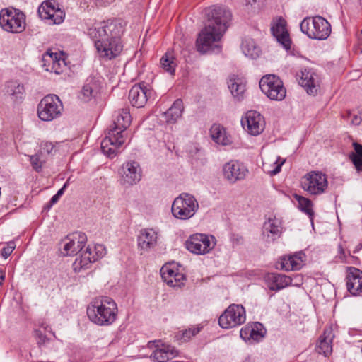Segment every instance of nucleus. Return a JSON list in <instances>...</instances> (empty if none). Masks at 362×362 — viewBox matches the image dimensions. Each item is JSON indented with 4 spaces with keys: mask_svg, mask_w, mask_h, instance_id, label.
I'll return each mask as SVG.
<instances>
[{
    "mask_svg": "<svg viewBox=\"0 0 362 362\" xmlns=\"http://www.w3.org/2000/svg\"><path fill=\"white\" fill-rule=\"evenodd\" d=\"M207 22L197 39V50L206 53L209 50L221 51L218 44L229 26L231 13L224 7L214 6L206 11Z\"/></svg>",
    "mask_w": 362,
    "mask_h": 362,
    "instance_id": "obj_1",
    "label": "nucleus"
},
{
    "mask_svg": "<svg viewBox=\"0 0 362 362\" xmlns=\"http://www.w3.org/2000/svg\"><path fill=\"white\" fill-rule=\"evenodd\" d=\"M132 117L129 108H122L118 111L115 119L107 131L105 137L101 141L103 153L110 158L116 156L118 148L126 140V129L130 125Z\"/></svg>",
    "mask_w": 362,
    "mask_h": 362,
    "instance_id": "obj_2",
    "label": "nucleus"
},
{
    "mask_svg": "<svg viewBox=\"0 0 362 362\" xmlns=\"http://www.w3.org/2000/svg\"><path fill=\"white\" fill-rule=\"evenodd\" d=\"M86 312L89 320L94 324L108 326L116 320L118 308L113 299L108 296H100L91 300Z\"/></svg>",
    "mask_w": 362,
    "mask_h": 362,
    "instance_id": "obj_3",
    "label": "nucleus"
},
{
    "mask_svg": "<svg viewBox=\"0 0 362 362\" xmlns=\"http://www.w3.org/2000/svg\"><path fill=\"white\" fill-rule=\"evenodd\" d=\"M124 32V25L120 20L108 19L95 23L88 28L87 34L94 42L97 40L121 37Z\"/></svg>",
    "mask_w": 362,
    "mask_h": 362,
    "instance_id": "obj_4",
    "label": "nucleus"
},
{
    "mask_svg": "<svg viewBox=\"0 0 362 362\" xmlns=\"http://www.w3.org/2000/svg\"><path fill=\"white\" fill-rule=\"evenodd\" d=\"M301 31L310 39L326 40L331 33V25L324 18L316 16L305 18L300 25Z\"/></svg>",
    "mask_w": 362,
    "mask_h": 362,
    "instance_id": "obj_5",
    "label": "nucleus"
},
{
    "mask_svg": "<svg viewBox=\"0 0 362 362\" xmlns=\"http://www.w3.org/2000/svg\"><path fill=\"white\" fill-rule=\"evenodd\" d=\"M0 27L8 33H21L26 27L25 15L12 7L2 8L0 11Z\"/></svg>",
    "mask_w": 362,
    "mask_h": 362,
    "instance_id": "obj_6",
    "label": "nucleus"
},
{
    "mask_svg": "<svg viewBox=\"0 0 362 362\" xmlns=\"http://www.w3.org/2000/svg\"><path fill=\"white\" fill-rule=\"evenodd\" d=\"M199 209V203L195 197L187 193H182L175 199L171 211L173 216L180 220H188Z\"/></svg>",
    "mask_w": 362,
    "mask_h": 362,
    "instance_id": "obj_7",
    "label": "nucleus"
},
{
    "mask_svg": "<svg viewBox=\"0 0 362 362\" xmlns=\"http://www.w3.org/2000/svg\"><path fill=\"white\" fill-rule=\"evenodd\" d=\"M259 88L269 99L281 101L286 95V90L280 78L274 74L264 76L259 81Z\"/></svg>",
    "mask_w": 362,
    "mask_h": 362,
    "instance_id": "obj_8",
    "label": "nucleus"
},
{
    "mask_svg": "<svg viewBox=\"0 0 362 362\" xmlns=\"http://www.w3.org/2000/svg\"><path fill=\"white\" fill-rule=\"evenodd\" d=\"M62 103L56 95L45 96L37 106V115L42 121H52L61 115Z\"/></svg>",
    "mask_w": 362,
    "mask_h": 362,
    "instance_id": "obj_9",
    "label": "nucleus"
},
{
    "mask_svg": "<svg viewBox=\"0 0 362 362\" xmlns=\"http://www.w3.org/2000/svg\"><path fill=\"white\" fill-rule=\"evenodd\" d=\"M93 42L100 58L105 60H111L117 57L123 49L121 37L97 40Z\"/></svg>",
    "mask_w": 362,
    "mask_h": 362,
    "instance_id": "obj_10",
    "label": "nucleus"
},
{
    "mask_svg": "<svg viewBox=\"0 0 362 362\" xmlns=\"http://www.w3.org/2000/svg\"><path fill=\"white\" fill-rule=\"evenodd\" d=\"M245 308L241 305L232 304L218 318V324L223 329L235 327L245 322Z\"/></svg>",
    "mask_w": 362,
    "mask_h": 362,
    "instance_id": "obj_11",
    "label": "nucleus"
},
{
    "mask_svg": "<svg viewBox=\"0 0 362 362\" xmlns=\"http://www.w3.org/2000/svg\"><path fill=\"white\" fill-rule=\"evenodd\" d=\"M301 185L303 189L310 194L319 195L325 192L328 182L325 174L312 171L302 178Z\"/></svg>",
    "mask_w": 362,
    "mask_h": 362,
    "instance_id": "obj_12",
    "label": "nucleus"
},
{
    "mask_svg": "<svg viewBox=\"0 0 362 362\" xmlns=\"http://www.w3.org/2000/svg\"><path fill=\"white\" fill-rule=\"evenodd\" d=\"M105 254L106 249L103 245H88L86 250L82 252L80 257H77L73 263L74 271L78 272L83 269L88 268L90 264L102 258Z\"/></svg>",
    "mask_w": 362,
    "mask_h": 362,
    "instance_id": "obj_13",
    "label": "nucleus"
},
{
    "mask_svg": "<svg viewBox=\"0 0 362 362\" xmlns=\"http://www.w3.org/2000/svg\"><path fill=\"white\" fill-rule=\"evenodd\" d=\"M216 245L214 236L196 233L189 236L185 243L186 248L195 255L209 253Z\"/></svg>",
    "mask_w": 362,
    "mask_h": 362,
    "instance_id": "obj_14",
    "label": "nucleus"
},
{
    "mask_svg": "<svg viewBox=\"0 0 362 362\" xmlns=\"http://www.w3.org/2000/svg\"><path fill=\"white\" fill-rule=\"evenodd\" d=\"M141 173L139 163L128 161L123 163L119 171L121 184L127 187L136 185L141 179Z\"/></svg>",
    "mask_w": 362,
    "mask_h": 362,
    "instance_id": "obj_15",
    "label": "nucleus"
},
{
    "mask_svg": "<svg viewBox=\"0 0 362 362\" xmlns=\"http://www.w3.org/2000/svg\"><path fill=\"white\" fill-rule=\"evenodd\" d=\"M298 282L293 283L292 277L278 273H268L264 276V281L271 291H278L288 286H300L303 284V277L296 276Z\"/></svg>",
    "mask_w": 362,
    "mask_h": 362,
    "instance_id": "obj_16",
    "label": "nucleus"
},
{
    "mask_svg": "<svg viewBox=\"0 0 362 362\" xmlns=\"http://www.w3.org/2000/svg\"><path fill=\"white\" fill-rule=\"evenodd\" d=\"M40 17L44 20L50 21L53 24H60L64 18V12L58 7L54 1L43 2L38 8Z\"/></svg>",
    "mask_w": 362,
    "mask_h": 362,
    "instance_id": "obj_17",
    "label": "nucleus"
},
{
    "mask_svg": "<svg viewBox=\"0 0 362 362\" xmlns=\"http://www.w3.org/2000/svg\"><path fill=\"white\" fill-rule=\"evenodd\" d=\"M298 83L310 95H315L320 87V77L313 69L304 68L297 74Z\"/></svg>",
    "mask_w": 362,
    "mask_h": 362,
    "instance_id": "obj_18",
    "label": "nucleus"
},
{
    "mask_svg": "<svg viewBox=\"0 0 362 362\" xmlns=\"http://www.w3.org/2000/svg\"><path fill=\"white\" fill-rule=\"evenodd\" d=\"M148 347L154 349L150 357L157 362H166L175 358L178 353L173 346L160 344V341H149Z\"/></svg>",
    "mask_w": 362,
    "mask_h": 362,
    "instance_id": "obj_19",
    "label": "nucleus"
},
{
    "mask_svg": "<svg viewBox=\"0 0 362 362\" xmlns=\"http://www.w3.org/2000/svg\"><path fill=\"white\" fill-rule=\"evenodd\" d=\"M223 171L225 178L231 183L244 180L248 173L247 167L238 160H230L226 163L223 165Z\"/></svg>",
    "mask_w": 362,
    "mask_h": 362,
    "instance_id": "obj_20",
    "label": "nucleus"
},
{
    "mask_svg": "<svg viewBox=\"0 0 362 362\" xmlns=\"http://www.w3.org/2000/svg\"><path fill=\"white\" fill-rule=\"evenodd\" d=\"M241 124L244 129L251 135L257 136L261 134L264 128L263 117L257 111H248L242 118Z\"/></svg>",
    "mask_w": 362,
    "mask_h": 362,
    "instance_id": "obj_21",
    "label": "nucleus"
},
{
    "mask_svg": "<svg viewBox=\"0 0 362 362\" xmlns=\"http://www.w3.org/2000/svg\"><path fill=\"white\" fill-rule=\"evenodd\" d=\"M160 272L163 280L170 286L180 288L185 284V275L178 271L174 264L163 265Z\"/></svg>",
    "mask_w": 362,
    "mask_h": 362,
    "instance_id": "obj_22",
    "label": "nucleus"
},
{
    "mask_svg": "<svg viewBox=\"0 0 362 362\" xmlns=\"http://www.w3.org/2000/svg\"><path fill=\"white\" fill-rule=\"evenodd\" d=\"M152 91L144 83L133 86L129 93V99L132 106L143 107L148 101Z\"/></svg>",
    "mask_w": 362,
    "mask_h": 362,
    "instance_id": "obj_23",
    "label": "nucleus"
},
{
    "mask_svg": "<svg viewBox=\"0 0 362 362\" xmlns=\"http://www.w3.org/2000/svg\"><path fill=\"white\" fill-rule=\"evenodd\" d=\"M64 242V255H75L86 245L87 237L85 233L77 232L66 237Z\"/></svg>",
    "mask_w": 362,
    "mask_h": 362,
    "instance_id": "obj_24",
    "label": "nucleus"
},
{
    "mask_svg": "<svg viewBox=\"0 0 362 362\" xmlns=\"http://www.w3.org/2000/svg\"><path fill=\"white\" fill-rule=\"evenodd\" d=\"M4 95L13 102L21 103L25 96L24 85L18 80H10L5 83L3 89Z\"/></svg>",
    "mask_w": 362,
    "mask_h": 362,
    "instance_id": "obj_25",
    "label": "nucleus"
},
{
    "mask_svg": "<svg viewBox=\"0 0 362 362\" xmlns=\"http://www.w3.org/2000/svg\"><path fill=\"white\" fill-rule=\"evenodd\" d=\"M306 255L303 251L286 255L280 258L281 269L285 271L300 269L305 264Z\"/></svg>",
    "mask_w": 362,
    "mask_h": 362,
    "instance_id": "obj_26",
    "label": "nucleus"
},
{
    "mask_svg": "<svg viewBox=\"0 0 362 362\" xmlns=\"http://www.w3.org/2000/svg\"><path fill=\"white\" fill-rule=\"evenodd\" d=\"M271 31L278 42L281 44L286 49H290L291 40L286 30V21L282 17H279L274 21L271 27Z\"/></svg>",
    "mask_w": 362,
    "mask_h": 362,
    "instance_id": "obj_27",
    "label": "nucleus"
},
{
    "mask_svg": "<svg viewBox=\"0 0 362 362\" xmlns=\"http://www.w3.org/2000/svg\"><path fill=\"white\" fill-rule=\"evenodd\" d=\"M158 234L152 228H143L137 236L138 248L142 252H148L157 245Z\"/></svg>",
    "mask_w": 362,
    "mask_h": 362,
    "instance_id": "obj_28",
    "label": "nucleus"
},
{
    "mask_svg": "<svg viewBox=\"0 0 362 362\" xmlns=\"http://www.w3.org/2000/svg\"><path fill=\"white\" fill-rule=\"evenodd\" d=\"M346 279L347 290L351 295L362 294V271L355 267H349Z\"/></svg>",
    "mask_w": 362,
    "mask_h": 362,
    "instance_id": "obj_29",
    "label": "nucleus"
},
{
    "mask_svg": "<svg viewBox=\"0 0 362 362\" xmlns=\"http://www.w3.org/2000/svg\"><path fill=\"white\" fill-rule=\"evenodd\" d=\"M265 334L266 329L263 325L257 322L243 327L240 332V337L245 341L252 340L258 342L264 337Z\"/></svg>",
    "mask_w": 362,
    "mask_h": 362,
    "instance_id": "obj_30",
    "label": "nucleus"
},
{
    "mask_svg": "<svg viewBox=\"0 0 362 362\" xmlns=\"http://www.w3.org/2000/svg\"><path fill=\"white\" fill-rule=\"evenodd\" d=\"M43 66L45 70L59 74L63 72L66 64L64 59L58 57L57 53L50 51L46 52L42 56Z\"/></svg>",
    "mask_w": 362,
    "mask_h": 362,
    "instance_id": "obj_31",
    "label": "nucleus"
},
{
    "mask_svg": "<svg viewBox=\"0 0 362 362\" xmlns=\"http://www.w3.org/2000/svg\"><path fill=\"white\" fill-rule=\"evenodd\" d=\"M282 221L276 216L269 217L263 226L262 233L269 238L271 235L272 240H274L280 236L282 233Z\"/></svg>",
    "mask_w": 362,
    "mask_h": 362,
    "instance_id": "obj_32",
    "label": "nucleus"
},
{
    "mask_svg": "<svg viewBox=\"0 0 362 362\" xmlns=\"http://www.w3.org/2000/svg\"><path fill=\"white\" fill-rule=\"evenodd\" d=\"M228 86L233 98L238 101L243 99L246 84L242 78L232 76L229 78Z\"/></svg>",
    "mask_w": 362,
    "mask_h": 362,
    "instance_id": "obj_33",
    "label": "nucleus"
},
{
    "mask_svg": "<svg viewBox=\"0 0 362 362\" xmlns=\"http://www.w3.org/2000/svg\"><path fill=\"white\" fill-rule=\"evenodd\" d=\"M334 335L332 334V330L325 329L323 334L320 336L318 344L319 353L322 354L325 356H329L332 351V341Z\"/></svg>",
    "mask_w": 362,
    "mask_h": 362,
    "instance_id": "obj_34",
    "label": "nucleus"
},
{
    "mask_svg": "<svg viewBox=\"0 0 362 362\" xmlns=\"http://www.w3.org/2000/svg\"><path fill=\"white\" fill-rule=\"evenodd\" d=\"M211 136L218 144L226 146L230 144V138L226 134L223 127L218 124H214L210 129Z\"/></svg>",
    "mask_w": 362,
    "mask_h": 362,
    "instance_id": "obj_35",
    "label": "nucleus"
},
{
    "mask_svg": "<svg viewBox=\"0 0 362 362\" xmlns=\"http://www.w3.org/2000/svg\"><path fill=\"white\" fill-rule=\"evenodd\" d=\"M184 106L182 100H176L171 107L164 113L166 122L169 124H175L181 117Z\"/></svg>",
    "mask_w": 362,
    "mask_h": 362,
    "instance_id": "obj_36",
    "label": "nucleus"
},
{
    "mask_svg": "<svg viewBox=\"0 0 362 362\" xmlns=\"http://www.w3.org/2000/svg\"><path fill=\"white\" fill-rule=\"evenodd\" d=\"M99 91V86L93 78H88L83 85L81 91V100L88 102L92 98L95 97Z\"/></svg>",
    "mask_w": 362,
    "mask_h": 362,
    "instance_id": "obj_37",
    "label": "nucleus"
},
{
    "mask_svg": "<svg viewBox=\"0 0 362 362\" xmlns=\"http://www.w3.org/2000/svg\"><path fill=\"white\" fill-rule=\"evenodd\" d=\"M241 49L244 54L251 59H256L261 54L260 48L254 40L250 37H245L243 40Z\"/></svg>",
    "mask_w": 362,
    "mask_h": 362,
    "instance_id": "obj_38",
    "label": "nucleus"
},
{
    "mask_svg": "<svg viewBox=\"0 0 362 362\" xmlns=\"http://www.w3.org/2000/svg\"><path fill=\"white\" fill-rule=\"evenodd\" d=\"M160 63L161 67L167 72L173 75L177 66L176 59L174 57L173 52L168 51L160 59Z\"/></svg>",
    "mask_w": 362,
    "mask_h": 362,
    "instance_id": "obj_39",
    "label": "nucleus"
},
{
    "mask_svg": "<svg viewBox=\"0 0 362 362\" xmlns=\"http://www.w3.org/2000/svg\"><path fill=\"white\" fill-rule=\"evenodd\" d=\"M295 197L298 203L299 209L306 214L309 216L310 221L313 222L314 211L313 209L312 202L309 199L300 195L296 194Z\"/></svg>",
    "mask_w": 362,
    "mask_h": 362,
    "instance_id": "obj_40",
    "label": "nucleus"
},
{
    "mask_svg": "<svg viewBox=\"0 0 362 362\" xmlns=\"http://www.w3.org/2000/svg\"><path fill=\"white\" fill-rule=\"evenodd\" d=\"M29 160L31 166L36 172L41 171L43 165L45 163V159L42 158V152L36 153L35 155L29 156Z\"/></svg>",
    "mask_w": 362,
    "mask_h": 362,
    "instance_id": "obj_41",
    "label": "nucleus"
},
{
    "mask_svg": "<svg viewBox=\"0 0 362 362\" xmlns=\"http://www.w3.org/2000/svg\"><path fill=\"white\" fill-rule=\"evenodd\" d=\"M200 331L199 327L189 328L182 332L181 339L184 341H187L190 339L192 337L195 336Z\"/></svg>",
    "mask_w": 362,
    "mask_h": 362,
    "instance_id": "obj_42",
    "label": "nucleus"
},
{
    "mask_svg": "<svg viewBox=\"0 0 362 362\" xmlns=\"http://www.w3.org/2000/svg\"><path fill=\"white\" fill-rule=\"evenodd\" d=\"M15 247H16V244L14 242H13V241L8 242L7 247H5L1 250V256L4 259L8 258L11 255V253L14 250Z\"/></svg>",
    "mask_w": 362,
    "mask_h": 362,
    "instance_id": "obj_43",
    "label": "nucleus"
},
{
    "mask_svg": "<svg viewBox=\"0 0 362 362\" xmlns=\"http://www.w3.org/2000/svg\"><path fill=\"white\" fill-rule=\"evenodd\" d=\"M57 151L55 146L51 142H45L41 146V152L47 153L49 155H54Z\"/></svg>",
    "mask_w": 362,
    "mask_h": 362,
    "instance_id": "obj_44",
    "label": "nucleus"
},
{
    "mask_svg": "<svg viewBox=\"0 0 362 362\" xmlns=\"http://www.w3.org/2000/svg\"><path fill=\"white\" fill-rule=\"evenodd\" d=\"M230 240L233 247L242 245L244 243L243 237L236 233H233L231 235Z\"/></svg>",
    "mask_w": 362,
    "mask_h": 362,
    "instance_id": "obj_45",
    "label": "nucleus"
},
{
    "mask_svg": "<svg viewBox=\"0 0 362 362\" xmlns=\"http://www.w3.org/2000/svg\"><path fill=\"white\" fill-rule=\"evenodd\" d=\"M285 162V160L283 159L281 160V158L279 156H278L276 158V161L274 162V164L276 165L274 168L272 170H270L269 172V173L271 175H276L277 173H279L280 171H281V166L283 165V164Z\"/></svg>",
    "mask_w": 362,
    "mask_h": 362,
    "instance_id": "obj_46",
    "label": "nucleus"
},
{
    "mask_svg": "<svg viewBox=\"0 0 362 362\" xmlns=\"http://www.w3.org/2000/svg\"><path fill=\"white\" fill-rule=\"evenodd\" d=\"M354 147L356 153H353L351 158H362V145L354 143Z\"/></svg>",
    "mask_w": 362,
    "mask_h": 362,
    "instance_id": "obj_47",
    "label": "nucleus"
},
{
    "mask_svg": "<svg viewBox=\"0 0 362 362\" xmlns=\"http://www.w3.org/2000/svg\"><path fill=\"white\" fill-rule=\"evenodd\" d=\"M37 341L39 346L45 345L48 341V338L41 333L40 332H37Z\"/></svg>",
    "mask_w": 362,
    "mask_h": 362,
    "instance_id": "obj_48",
    "label": "nucleus"
},
{
    "mask_svg": "<svg viewBox=\"0 0 362 362\" xmlns=\"http://www.w3.org/2000/svg\"><path fill=\"white\" fill-rule=\"evenodd\" d=\"M358 171H362V158H351Z\"/></svg>",
    "mask_w": 362,
    "mask_h": 362,
    "instance_id": "obj_49",
    "label": "nucleus"
},
{
    "mask_svg": "<svg viewBox=\"0 0 362 362\" xmlns=\"http://www.w3.org/2000/svg\"><path fill=\"white\" fill-rule=\"evenodd\" d=\"M59 199V197L58 195L54 194L51 199L49 200V203L45 206L47 209H49L54 204H55Z\"/></svg>",
    "mask_w": 362,
    "mask_h": 362,
    "instance_id": "obj_50",
    "label": "nucleus"
},
{
    "mask_svg": "<svg viewBox=\"0 0 362 362\" xmlns=\"http://www.w3.org/2000/svg\"><path fill=\"white\" fill-rule=\"evenodd\" d=\"M69 178L66 180V182L64 184L63 187L59 189L57 192V195H58V197L60 198V197H62L64 192H65V189H66V187H68L69 185Z\"/></svg>",
    "mask_w": 362,
    "mask_h": 362,
    "instance_id": "obj_51",
    "label": "nucleus"
},
{
    "mask_svg": "<svg viewBox=\"0 0 362 362\" xmlns=\"http://www.w3.org/2000/svg\"><path fill=\"white\" fill-rule=\"evenodd\" d=\"M358 45H359V46H361V52H362V29H361V33L358 35Z\"/></svg>",
    "mask_w": 362,
    "mask_h": 362,
    "instance_id": "obj_52",
    "label": "nucleus"
},
{
    "mask_svg": "<svg viewBox=\"0 0 362 362\" xmlns=\"http://www.w3.org/2000/svg\"><path fill=\"white\" fill-rule=\"evenodd\" d=\"M5 279V275L2 271H0V284H1L2 281Z\"/></svg>",
    "mask_w": 362,
    "mask_h": 362,
    "instance_id": "obj_53",
    "label": "nucleus"
},
{
    "mask_svg": "<svg viewBox=\"0 0 362 362\" xmlns=\"http://www.w3.org/2000/svg\"><path fill=\"white\" fill-rule=\"evenodd\" d=\"M361 247H362V245H358L357 246V247L356 248V250H354V252H356V251H358V250H360Z\"/></svg>",
    "mask_w": 362,
    "mask_h": 362,
    "instance_id": "obj_54",
    "label": "nucleus"
},
{
    "mask_svg": "<svg viewBox=\"0 0 362 362\" xmlns=\"http://www.w3.org/2000/svg\"><path fill=\"white\" fill-rule=\"evenodd\" d=\"M296 276H297V275H295V276H293V278H292V279H293V283L298 282V279H296Z\"/></svg>",
    "mask_w": 362,
    "mask_h": 362,
    "instance_id": "obj_55",
    "label": "nucleus"
}]
</instances>
